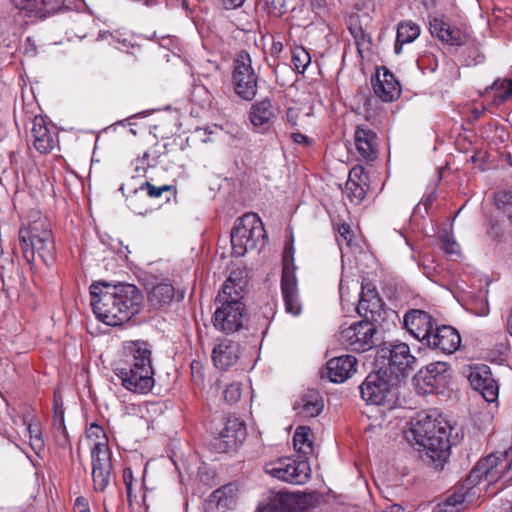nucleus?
<instances>
[{
  "mask_svg": "<svg viewBox=\"0 0 512 512\" xmlns=\"http://www.w3.org/2000/svg\"><path fill=\"white\" fill-rule=\"evenodd\" d=\"M126 122H128V119L123 120V121H120V122H119V124H120V125H125V123H126Z\"/></svg>",
  "mask_w": 512,
  "mask_h": 512,
  "instance_id": "774afa93",
  "label": "nucleus"
},
{
  "mask_svg": "<svg viewBox=\"0 0 512 512\" xmlns=\"http://www.w3.org/2000/svg\"><path fill=\"white\" fill-rule=\"evenodd\" d=\"M123 480L127 490V499L131 503L132 498H136V495L133 494L134 477L131 468L127 467L123 470Z\"/></svg>",
  "mask_w": 512,
  "mask_h": 512,
  "instance_id": "3c124183",
  "label": "nucleus"
},
{
  "mask_svg": "<svg viewBox=\"0 0 512 512\" xmlns=\"http://www.w3.org/2000/svg\"><path fill=\"white\" fill-rule=\"evenodd\" d=\"M498 464L502 478L506 477L508 481H512V446L498 456Z\"/></svg>",
  "mask_w": 512,
  "mask_h": 512,
  "instance_id": "79ce46f5",
  "label": "nucleus"
},
{
  "mask_svg": "<svg viewBox=\"0 0 512 512\" xmlns=\"http://www.w3.org/2000/svg\"><path fill=\"white\" fill-rule=\"evenodd\" d=\"M444 250L449 254H455L458 250V245L454 240H450L449 238H445L443 240Z\"/></svg>",
  "mask_w": 512,
  "mask_h": 512,
  "instance_id": "6e6d98bb",
  "label": "nucleus"
},
{
  "mask_svg": "<svg viewBox=\"0 0 512 512\" xmlns=\"http://www.w3.org/2000/svg\"><path fill=\"white\" fill-rule=\"evenodd\" d=\"M92 481L95 492H104L113 471L111 452L106 441L94 443L91 447Z\"/></svg>",
  "mask_w": 512,
  "mask_h": 512,
  "instance_id": "f8f14e48",
  "label": "nucleus"
},
{
  "mask_svg": "<svg viewBox=\"0 0 512 512\" xmlns=\"http://www.w3.org/2000/svg\"><path fill=\"white\" fill-rule=\"evenodd\" d=\"M30 218L32 220L19 230L23 256L28 263H32L38 255L44 264L50 265L55 249L50 222L39 212L33 213Z\"/></svg>",
  "mask_w": 512,
  "mask_h": 512,
  "instance_id": "20e7f679",
  "label": "nucleus"
},
{
  "mask_svg": "<svg viewBox=\"0 0 512 512\" xmlns=\"http://www.w3.org/2000/svg\"><path fill=\"white\" fill-rule=\"evenodd\" d=\"M258 79L249 53L240 51L233 63L232 85L235 94L244 101H252L257 94Z\"/></svg>",
  "mask_w": 512,
  "mask_h": 512,
  "instance_id": "0eeeda50",
  "label": "nucleus"
},
{
  "mask_svg": "<svg viewBox=\"0 0 512 512\" xmlns=\"http://www.w3.org/2000/svg\"><path fill=\"white\" fill-rule=\"evenodd\" d=\"M115 374L121 379L122 386L135 394H148L155 384L154 370L147 367L140 370L117 368Z\"/></svg>",
  "mask_w": 512,
  "mask_h": 512,
  "instance_id": "2eb2a0df",
  "label": "nucleus"
},
{
  "mask_svg": "<svg viewBox=\"0 0 512 512\" xmlns=\"http://www.w3.org/2000/svg\"><path fill=\"white\" fill-rule=\"evenodd\" d=\"M125 362L122 368H133L140 370L144 367L153 369L151 350L145 341H131L124 345Z\"/></svg>",
  "mask_w": 512,
  "mask_h": 512,
  "instance_id": "4be33fe9",
  "label": "nucleus"
},
{
  "mask_svg": "<svg viewBox=\"0 0 512 512\" xmlns=\"http://www.w3.org/2000/svg\"><path fill=\"white\" fill-rule=\"evenodd\" d=\"M159 155L160 151L155 149L153 152L146 151L141 158H137L134 169L136 176H144L148 167L155 166Z\"/></svg>",
  "mask_w": 512,
  "mask_h": 512,
  "instance_id": "e433bc0d",
  "label": "nucleus"
},
{
  "mask_svg": "<svg viewBox=\"0 0 512 512\" xmlns=\"http://www.w3.org/2000/svg\"><path fill=\"white\" fill-rule=\"evenodd\" d=\"M65 0H10L25 17L44 19L61 9Z\"/></svg>",
  "mask_w": 512,
  "mask_h": 512,
  "instance_id": "412c9836",
  "label": "nucleus"
},
{
  "mask_svg": "<svg viewBox=\"0 0 512 512\" xmlns=\"http://www.w3.org/2000/svg\"><path fill=\"white\" fill-rule=\"evenodd\" d=\"M355 145L359 155L366 161H374L378 157L377 134L366 125L357 126Z\"/></svg>",
  "mask_w": 512,
  "mask_h": 512,
  "instance_id": "a878e982",
  "label": "nucleus"
},
{
  "mask_svg": "<svg viewBox=\"0 0 512 512\" xmlns=\"http://www.w3.org/2000/svg\"><path fill=\"white\" fill-rule=\"evenodd\" d=\"M352 34L355 39H358L359 35H363V30L361 28H358L357 31H352Z\"/></svg>",
  "mask_w": 512,
  "mask_h": 512,
  "instance_id": "338daca9",
  "label": "nucleus"
},
{
  "mask_svg": "<svg viewBox=\"0 0 512 512\" xmlns=\"http://www.w3.org/2000/svg\"><path fill=\"white\" fill-rule=\"evenodd\" d=\"M403 44H406L405 42H399L398 37L396 36L395 44H394V51L396 54H400L402 51Z\"/></svg>",
  "mask_w": 512,
  "mask_h": 512,
  "instance_id": "e2e57ef3",
  "label": "nucleus"
},
{
  "mask_svg": "<svg viewBox=\"0 0 512 512\" xmlns=\"http://www.w3.org/2000/svg\"><path fill=\"white\" fill-rule=\"evenodd\" d=\"M140 190H145L147 192V195L151 198H159L162 196L164 192H169L171 195L176 194V189L172 185H162V186H154L150 182H145L141 184Z\"/></svg>",
  "mask_w": 512,
  "mask_h": 512,
  "instance_id": "37998d69",
  "label": "nucleus"
},
{
  "mask_svg": "<svg viewBox=\"0 0 512 512\" xmlns=\"http://www.w3.org/2000/svg\"><path fill=\"white\" fill-rule=\"evenodd\" d=\"M367 181L368 176L365 173L364 167L361 165H356L350 170L346 184H367Z\"/></svg>",
  "mask_w": 512,
  "mask_h": 512,
  "instance_id": "a18cd8bd",
  "label": "nucleus"
},
{
  "mask_svg": "<svg viewBox=\"0 0 512 512\" xmlns=\"http://www.w3.org/2000/svg\"><path fill=\"white\" fill-rule=\"evenodd\" d=\"M173 297L174 287L168 283H160L154 286L148 293V301L155 309L169 304Z\"/></svg>",
  "mask_w": 512,
  "mask_h": 512,
  "instance_id": "7c9ffc66",
  "label": "nucleus"
},
{
  "mask_svg": "<svg viewBox=\"0 0 512 512\" xmlns=\"http://www.w3.org/2000/svg\"><path fill=\"white\" fill-rule=\"evenodd\" d=\"M33 144L35 149L40 153H48L54 147V138L50 130L45 125V121L41 117H35L31 130Z\"/></svg>",
  "mask_w": 512,
  "mask_h": 512,
  "instance_id": "c85d7f7f",
  "label": "nucleus"
},
{
  "mask_svg": "<svg viewBox=\"0 0 512 512\" xmlns=\"http://www.w3.org/2000/svg\"><path fill=\"white\" fill-rule=\"evenodd\" d=\"M224 400L232 405L241 398V385L239 383L229 384L223 392Z\"/></svg>",
  "mask_w": 512,
  "mask_h": 512,
  "instance_id": "49530a36",
  "label": "nucleus"
},
{
  "mask_svg": "<svg viewBox=\"0 0 512 512\" xmlns=\"http://www.w3.org/2000/svg\"><path fill=\"white\" fill-rule=\"evenodd\" d=\"M365 289L364 285H362L357 313L363 317V320H370L376 324L379 318H381L383 302L374 288Z\"/></svg>",
  "mask_w": 512,
  "mask_h": 512,
  "instance_id": "393cba45",
  "label": "nucleus"
},
{
  "mask_svg": "<svg viewBox=\"0 0 512 512\" xmlns=\"http://www.w3.org/2000/svg\"><path fill=\"white\" fill-rule=\"evenodd\" d=\"M245 437V424L238 418L231 417L226 420L218 437L215 438L214 447L219 452H228L241 444Z\"/></svg>",
  "mask_w": 512,
  "mask_h": 512,
  "instance_id": "f3484780",
  "label": "nucleus"
},
{
  "mask_svg": "<svg viewBox=\"0 0 512 512\" xmlns=\"http://www.w3.org/2000/svg\"><path fill=\"white\" fill-rule=\"evenodd\" d=\"M266 9L274 17H281L287 12L285 0H267Z\"/></svg>",
  "mask_w": 512,
  "mask_h": 512,
  "instance_id": "09e8293b",
  "label": "nucleus"
},
{
  "mask_svg": "<svg viewBox=\"0 0 512 512\" xmlns=\"http://www.w3.org/2000/svg\"><path fill=\"white\" fill-rule=\"evenodd\" d=\"M469 382L487 402L492 403L498 399L499 387L487 365L475 367L469 375Z\"/></svg>",
  "mask_w": 512,
  "mask_h": 512,
  "instance_id": "6ab92c4d",
  "label": "nucleus"
},
{
  "mask_svg": "<svg viewBox=\"0 0 512 512\" xmlns=\"http://www.w3.org/2000/svg\"><path fill=\"white\" fill-rule=\"evenodd\" d=\"M292 63L299 72L303 73L311 63L310 54L303 47H297L292 53Z\"/></svg>",
  "mask_w": 512,
  "mask_h": 512,
  "instance_id": "58836bf2",
  "label": "nucleus"
},
{
  "mask_svg": "<svg viewBox=\"0 0 512 512\" xmlns=\"http://www.w3.org/2000/svg\"><path fill=\"white\" fill-rule=\"evenodd\" d=\"M420 35V27L412 21L398 24L397 37L399 42L411 43Z\"/></svg>",
  "mask_w": 512,
  "mask_h": 512,
  "instance_id": "c9c22d12",
  "label": "nucleus"
},
{
  "mask_svg": "<svg viewBox=\"0 0 512 512\" xmlns=\"http://www.w3.org/2000/svg\"><path fill=\"white\" fill-rule=\"evenodd\" d=\"M30 446L34 450L36 454H40L42 451H44V441L42 439V436H38L35 438L30 439Z\"/></svg>",
  "mask_w": 512,
  "mask_h": 512,
  "instance_id": "5fc2aeb1",
  "label": "nucleus"
},
{
  "mask_svg": "<svg viewBox=\"0 0 512 512\" xmlns=\"http://www.w3.org/2000/svg\"><path fill=\"white\" fill-rule=\"evenodd\" d=\"M410 433L414 445L424 453L422 458L431 461L436 469H442L450 456V448L458 440V432L450 422L436 410L422 411L411 422Z\"/></svg>",
  "mask_w": 512,
  "mask_h": 512,
  "instance_id": "f03ea898",
  "label": "nucleus"
},
{
  "mask_svg": "<svg viewBox=\"0 0 512 512\" xmlns=\"http://www.w3.org/2000/svg\"><path fill=\"white\" fill-rule=\"evenodd\" d=\"M382 512H405L404 508L400 505L394 504L389 507V509Z\"/></svg>",
  "mask_w": 512,
  "mask_h": 512,
  "instance_id": "680f3d73",
  "label": "nucleus"
},
{
  "mask_svg": "<svg viewBox=\"0 0 512 512\" xmlns=\"http://www.w3.org/2000/svg\"><path fill=\"white\" fill-rule=\"evenodd\" d=\"M240 345L230 339L222 340L216 345L212 352L214 365L221 370H227L233 366L239 359Z\"/></svg>",
  "mask_w": 512,
  "mask_h": 512,
  "instance_id": "bb28decb",
  "label": "nucleus"
},
{
  "mask_svg": "<svg viewBox=\"0 0 512 512\" xmlns=\"http://www.w3.org/2000/svg\"><path fill=\"white\" fill-rule=\"evenodd\" d=\"M242 293V284L237 283L231 274L215 299L217 308L213 315V325L216 330L231 334L246 327L248 314Z\"/></svg>",
  "mask_w": 512,
  "mask_h": 512,
  "instance_id": "7ed1b4c3",
  "label": "nucleus"
},
{
  "mask_svg": "<svg viewBox=\"0 0 512 512\" xmlns=\"http://www.w3.org/2000/svg\"><path fill=\"white\" fill-rule=\"evenodd\" d=\"M493 92L492 103L500 106L512 96V80H496L491 86L485 89V92Z\"/></svg>",
  "mask_w": 512,
  "mask_h": 512,
  "instance_id": "473e14b6",
  "label": "nucleus"
},
{
  "mask_svg": "<svg viewBox=\"0 0 512 512\" xmlns=\"http://www.w3.org/2000/svg\"><path fill=\"white\" fill-rule=\"evenodd\" d=\"M377 362L400 382L415 369L417 359L411 354L410 347L406 343H398L381 348L377 352Z\"/></svg>",
  "mask_w": 512,
  "mask_h": 512,
  "instance_id": "423d86ee",
  "label": "nucleus"
},
{
  "mask_svg": "<svg viewBox=\"0 0 512 512\" xmlns=\"http://www.w3.org/2000/svg\"><path fill=\"white\" fill-rule=\"evenodd\" d=\"M377 333V325L373 321L361 320L342 330L340 340L351 351L365 352L376 345Z\"/></svg>",
  "mask_w": 512,
  "mask_h": 512,
  "instance_id": "9b49d317",
  "label": "nucleus"
},
{
  "mask_svg": "<svg viewBox=\"0 0 512 512\" xmlns=\"http://www.w3.org/2000/svg\"><path fill=\"white\" fill-rule=\"evenodd\" d=\"M237 487L234 483H228L216 489L210 496V502L216 504L219 511H224L234 504Z\"/></svg>",
  "mask_w": 512,
  "mask_h": 512,
  "instance_id": "2f4dec72",
  "label": "nucleus"
},
{
  "mask_svg": "<svg viewBox=\"0 0 512 512\" xmlns=\"http://www.w3.org/2000/svg\"><path fill=\"white\" fill-rule=\"evenodd\" d=\"M323 410V400L317 393H309L301 398V413L306 417H316Z\"/></svg>",
  "mask_w": 512,
  "mask_h": 512,
  "instance_id": "72a5a7b5",
  "label": "nucleus"
},
{
  "mask_svg": "<svg viewBox=\"0 0 512 512\" xmlns=\"http://www.w3.org/2000/svg\"><path fill=\"white\" fill-rule=\"evenodd\" d=\"M501 478L498 456L496 454H490L477 462L459 488L462 489V491H468L469 496L472 498L475 493H472L471 490L482 480H485L487 483H494Z\"/></svg>",
  "mask_w": 512,
  "mask_h": 512,
  "instance_id": "ddd939ff",
  "label": "nucleus"
},
{
  "mask_svg": "<svg viewBox=\"0 0 512 512\" xmlns=\"http://www.w3.org/2000/svg\"><path fill=\"white\" fill-rule=\"evenodd\" d=\"M442 42L452 46H462L467 42V36L459 28L449 25Z\"/></svg>",
  "mask_w": 512,
  "mask_h": 512,
  "instance_id": "ea45409f",
  "label": "nucleus"
},
{
  "mask_svg": "<svg viewBox=\"0 0 512 512\" xmlns=\"http://www.w3.org/2000/svg\"><path fill=\"white\" fill-rule=\"evenodd\" d=\"M272 50L275 52H280L282 50V44L280 42L273 43Z\"/></svg>",
  "mask_w": 512,
  "mask_h": 512,
  "instance_id": "69168bd1",
  "label": "nucleus"
},
{
  "mask_svg": "<svg viewBox=\"0 0 512 512\" xmlns=\"http://www.w3.org/2000/svg\"><path fill=\"white\" fill-rule=\"evenodd\" d=\"M398 381L393 378L383 367L370 372L359 386L361 398L367 404L381 405L387 398L391 387Z\"/></svg>",
  "mask_w": 512,
  "mask_h": 512,
  "instance_id": "9d476101",
  "label": "nucleus"
},
{
  "mask_svg": "<svg viewBox=\"0 0 512 512\" xmlns=\"http://www.w3.org/2000/svg\"><path fill=\"white\" fill-rule=\"evenodd\" d=\"M91 306L98 320L121 326L141 311L143 294L134 285L96 281L90 286Z\"/></svg>",
  "mask_w": 512,
  "mask_h": 512,
  "instance_id": "f257e3e1",
  "label": "nucleus"
},
{
  "mask_svg": "<svg viewBox=\"0 0 512 512\" xmlns=\"http://www.w3.org/2000/svg\"><path fill=\"white\" fill-rule=\"evenodd\" d=\"M368 184H345V192L350 202L359 205L366 197Z\"/></svg>",
  "mask_w": 512,
  "mask_h": 512,
  "instance_id": "4c0bfd02",
  "label": "nucleus"
},
{
  "mask_svg": "<svg viewBox=\"0 0 512 512\" xmlns=\"http://www.w3.org/2000/svg\"><path fill=\"white\" fill-rule=\"evenodd\" d=\"M53 426L59 433H66L64 410L57 403L54 404Z\"/></svg>",
  "mask_w": 512,
  "mask_h": 512,
  "instance_id": "8fccbe9b",
  "label": "nucleus"
},
{
  "mask_svg": "<svg viewBox=\"0 0 512 512\" xmlns=\"http://www.w3.org/2000/svg\"><path fill=\"white\" fill-rule=\"evenodd\" d=\"M382 69V75L377 72L375 77H372L371 82L373 91L383 102H392L399 98L401 94V86L393 73L385 67Z\"/></svg>",
  "mask_w": 512,
  "mask_h": 512,
  "instance_id": "5701e85b",
  "label": "nucleus"
},
{
  "mask_svg": "<svg viewBox=\"0 0 512 512\" xmlns=\"http://www.w3.org/2000/svg\"><path fill=\"white\" fill-rule=\"evenodd\" d=\"M336 231V240L338 241V243L340 244L341 238L343 241L346 242L348 246H350L354 238V232L351 229L350 225L345 222L339 223L337 224Z\"/></svg>",
  "mask_w": 512,
  "mask_h": 512,
  "instance_id": "de8ad7c7",
  "label": "nucleus"
},
{
  "mask_svg": "<svg viewBox=\"0 0 512 512\" xmlns=\"http://www.w3.org/2000/svg\"><path fill=\"white\" fill-rule=\"evenodd\" d=\"M266 474L291 484H304L310 478V465L305 459L279 458L264 465Z\"/></svg>",
  "mask_w": 512,
  "mask_h": 512,
  "instance_id": "6e6552de",
  "label": "nucleus"
},
{
  "mask_svg": "<svg viewBox=\"0 0 512 512\" xmlns=\"http://www.w3.org/2000/svg\"><path fill=\"white\" fill-rule=\"evenodd\" d=\"M74 512H90L89 502L87 498L83 496L76 498L74 504Z\"/></svg>",
  "mask_w": 512,
  "mask_h": 512,
  "instance_id": "864d4df0",
  "label": "nucleus"
},
{
  "mask_svg": "<svg viewBox=\"0 0 512 512\" xmlns=\"http://www.w3.org/2000/svg\"><path fill=\"white\" fill-rule=\"evenodd\" d=\"M357 359L353 355H341L326 364V376L334 383H343L356 372Z\"/></svg>",
  "mask_w": 512,
  "mask_h": 512,
  "instance_id": "b1692460",
  "label": "nucleus"
},
{
  "mask_svg": "<svg viewBox=\"0 0 512 512\" xmlns=\"http://www.w3.org/2000/svg\"><path fill=\"white\" fill-rule=\"evenodd\" d=\"M449 364L438 361L427 365L426 371H420L414 378L415 385L423 394L433 393L446 383Z\"/></svg>",
  "mask_w": 512,
  "mask_h": 512,
  "instance_id": "dca6fc26",
  "label": "nucleus"
},
{
  "mask_svg": "<svg viewBox=\"0 0 512 512\" xmlns=\"http://www.w3.org/2000/svg\"><path fill=\"white\" fill-rule=\"evenodd\" d=\"M24 423L27 425V431L29 433L30 439L42 436L41 428L37 420L31 422H27V420H24Z\"/></svg>",
  "mask_w": 512,
  "mask_h": 512,
  "instance_id": "603ef678",
  "label": "nucleus"
},
{
  "mask_svg": "<svg viewBox=\"0 0 512 512\" xmlns=\"http://www.w3.org/2000/svg\"><path fill=\"white\" fill-rule=\"evenodd\" d=\"M436 322L426 311L412 309L404 316V326L416 339L426 342Z\"/></svg>",
  "mask_w": 512,
  "mask_h": 512,
  "instance_id": "aec40b11",
  "label": "nucleus"
},
{
  "mask_svg": "<svg viewBox=\"0 0 512 512\" xmlns=\"http://www.w3.org/2000/svg\"><path fill=\"white\" fill-rule=\"evenodd\" d=\"M308 497L304 494L284 491L271 492L267 503L257 512H307Z\"/></svg>",
  "mask_w": 512,
  "mask_h": 512,
  "instance_id": "4468645a",
  "label": "nucleus"
},
{
  "mask_svg": "<svg viewBox=\"0 0 512 512\" xmlns=\"http://www.w3.org/2000/svg\"><path fill=\"white\" fill-rule=\"evenodd\" d=\"M426 61H433L434 62V65L431 66L430 68V72H434L436 70V67H437V64H436V61L434 59L433 56H425V57H422L421 59L418 60V67L419 68H423V65Z\"/></svg>",
  "mask_w": 512,
  "mask_h": 512,
  "instance_id": "bf43d9fd",
  "label": "nucleus"
},
{
  "mask_svg": "<svg viewBox=\"0 0 512 512\" xmlns=\"http://www.w3.org/2000/svg\"><path fill=\"white\" fill-rule=\"evenodd\" d=\"M291 137H292L293 141L298 144H307L309 142L308 137L299 132L292 133Z\"/></svg>",
  "mask_w": 512,
  "mask_h": 512,
  "instance_id": "13d9d810",
  "label": "nucleus"
},
{
  "mask_svg": "<svg viewBox=\"0 0 512 512\" xmlns=\"http://www.w3.org/2000/svg\"><path fill=\"white\" fill-rule=\"evenodd\" d=\"M266 232L260 217L256 213H246L237 219L231 231L232 253L236 257L244 256L248 250L257 248L264 241Z\"/></svg>",
  "mask_w": 512,
  "mask_h": 512,
  "instance_id": "39448f33",
  "label": "nucleus"
},
{
  "mask_svg": "<svg viewBox=\"0 0 512 512\" xmlns=\"http://www.w3.org/2000/svg\"><path fill=\"white\" fill-rule=\"evenodd\" d=\"M311 429L308 426H299L293 436V444L296 451L303 455L312 453V442L309 439Z\"/></svg>",
  "mask_w": 512,
  "mask_h": 512,
  "instance_id": "f704fd0d",
  "label": "nucleus"
},
{
  "mask_svg": "<svg viewBox=\"0 0 512 512\" xmlns=\"http://www.w3.org/2000/svg\"><path fill=\"white\" fill-rule=\"evenodd\" d=\"M495 204L498 208L512 218V190H501L494 195Z\"/></svg>",
  "mask_w": 512,
  "mask_h": 512,
  "instance_id": "a19ab883",
  "label": "nucleus"
},
{
  "mask_svg": "<svg viewBox=\"0 0 512 512\" xmlns=\"http://www.w3.org/2000/svg\"><path fill=\"white\" fill-rule=\"evenodd\" d=\"M244 2L245 0H221L222 5L227 10L236 9L242 6Z\"/></svg>",
  "mask_w": 512,
  "mask_h": 512,
  "instance_id": "4d7b16f0",
  "label": "nucleus"
},
{
  "mask_svg": "<svg viewBox=\"0 0 512 512\" xmlns=\"http://www.w3.org/2000/svg\"><path fill=\"white\" fill-rule=\"evenodd\" d=\"M429 26L431 35L442 41L445 36V32L449 27V24L446 23L442 18L434 17L430 20Z\"/></svg>",
  "mask_w": 512,
  "mask_h": 512,
  "instance_id": "c03bdc74",
  "label": "nucleus"
},
{
  "mask_svg": "<svg viewBox=\"0 0 512 512\" xmlns=\"http://www.w3.org/2000/svg\"><path fill=\"white\" fill-rule=\"evenodd\" d=\"M296 266L293 257L284 256L281 275V295L285 312L297 317L302 313L303 303L300 297L298 280L296 277Z\"/></svg>",
  "mask_w": 512,
  "mask_h": 512,
  "instance_id": "1a4fd4ad",
  "label": "nucleus"
},
{
  "mask_svg": "<svg viewBox=\"0 0 512 512\" xmlns=\"http://www.w3.org/2000/svg\"><path fill=\"white\" fill-rule=\"evenodd\" d=\"M274 117V108L268 97L255 102L250 108L249 119L259 132L267 131Z\"/></svg>",
  "mask_w": 512,
  "mask_h": 512,
  "instance_id": "cd10ccee",
  "label": "nucleus"
},
{
  "mask_svg": "<svg viewBox=\"0 0 512 512\" xmlns=\"http://www.w3.org/2000/svg\"><path fill=\"white\" fill-rule=\"evenodd\" d=\"M471 502V497L468 491H462L456 487L454 492L447 496V498L439 503L433 512H460L465 509L467 503Z\"/></svg>",
  "mask_w": 512,
  "mask_h": 512,
  "instance_id": "c756f323",
  "label": "nucleus"
},
{
  "mask_svg": "<svg viewBox=\"0 0 512 512\" xmlns=\"http://www.w3.org/2000/svg\"><path fill=\"white\" fill-rule=\"evenodd\" d=\"M426 344L444 354H452L460 347L461 337L452 326H436L428 337Z\"/></svg>",
  "mask_w": 512,
  "mask_h": 512,
  "instance_id": "a211bd4d",
  "label": "nucleus"
},
{
  "mask_svg": "<svg viewBox=\"0 0 512 512\" xmlns=\"http://www.w3.org/2000/svg\"><path fill=\"white\" fill-rule=\"evenodd\" d=\"M117 42L122 45V47H119V49L128 48L129 46L134 48V46L132 44L131 45L128 44V41L126 39H124L123 41H120V39H118Z\"/></svg>",
  "mask_w": 512,
  "mask_h": 512,
  "instance_id": "0e129e2a",
  "label": "nucleus"
},
{
  "mask_svg": "<svg viewBox=\"0 0 512 512\" xmlns=\"http://www.w3.org/2000/svg\"><path fill=\"white\" fill-rule=\"evenodd\" d=\"M61 436L57 437V442L59 446L66 447L69 444V436L68 432L60 433Z\"/></svg>",
  "mask_w": 512,
  "mask_h": 512,
  "instance_id": "052dcab7",
  "label": "nucleus"
}]
</instances>
